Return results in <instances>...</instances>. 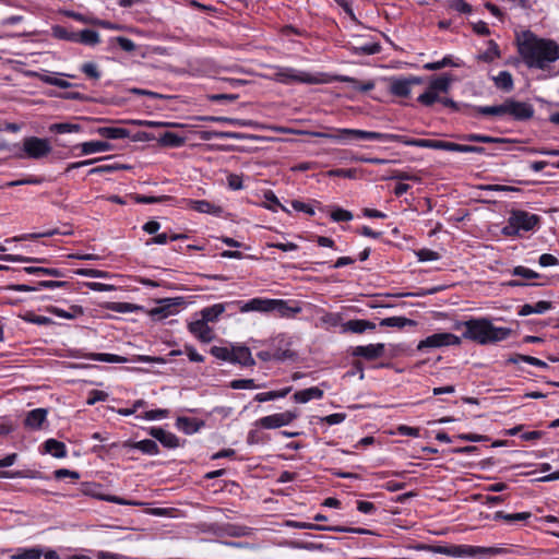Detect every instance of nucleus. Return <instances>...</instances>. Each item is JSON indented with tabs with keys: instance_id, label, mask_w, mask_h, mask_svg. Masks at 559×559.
I'll use <instances>...</instances> for the list:
<instances>
[{
	"instance_id": "f257e3e1",
	"label": "nucleus",
	"mask_w": 559,
	"mask_h": 559,
	"mask_svg": "<svg viewBox=\"0 0 559 559\" xmlns=\"http://www.w3.org/2000/svg\"><path fill=\"white\" fill-rule=\"evenodd\" d=\"M519 55L528 68L545 70L559 59V44L540 38L531 31H523L515 37Z\"/></svg>"
},
{
	"instance_id": "f03ea898",
	"label": "nucleus",
	"mask_w": 559,
	"mask_h": 559,
	"mask_svg": "<svg viewBox=\"0 0 559 559\" xmlns=\"http://www.w3.org/2000/svg\"><path fill=\"white\" fill-rule=\"evenodd\" d=\"M464 328L463 338L474 341L480 345L497 343L506 340L511 330L509 328H497L487 318H474L467 321H457L454 330Z\"/></svg>"
},
{
	"instance_id": "7ed1b4c3",
	"label": "nucleus",
	"mask_w": 559,
	"mask_h": 559,
	"mask_svg": "<svg viewBox=\"0 0 559 559\" xmlns=\"http://www.w3.org/2000/svg\"><path fill=\"white\" fill-rule=\"evenodd\" d=\"M310 134L316 138L329 139L342 144L358 140L383 141V133L381 132L358 129H333L332 132L316 131Z\"/></svg>"
},
{
	"instance_id": "20e7f679",
	"label": "nucleus",
	"mask_w": 559,
	"mask_h": 559,
	"mask_svg": "<svg viewBox=\"0 0 559 559\" xmlns=\"http://www.w3.org/2000/svg\"><path fill=\"white\" fill-rule=\"evenodd\" d=\"M539 219V216L536 214L521 210L513 211L511 212L508 222L501 231L504 236H518L520 231L533 230L538 225Z\"/></svg>"
},
{
	"instance_id": "39448f33",
	"label": "nucleus",
	"mask_w": 559,
	"mask_h": 559,
	"mask_svg": "<svg viewBox=\"0 0 559 559\" xmlns=\"http://www.w3.org/2000/svg\"><path fill=\"white\" fill-rule=\"evenodd\" d=\"M451 78L448 75H441L430 81L427 90L420 94L417 100L427 107L432 106L440 99L441 94L448 93L451 87Z\"/></svg>"
},
{
	"instance_id": "423d86ee",
	"label": "nucleus",
	"mask_w": 559,
	"mask_h": 559,
	"mask_svg": "<svg viewBox=\"0 0 559 559\" xmlns=\"http://www.w3.org/2000/svg\"><path fill=\"white\" fill-rule=\"evenodd\" d=\"M382 142H400L407 146H417V147H426L433 150H443L451 152V143L447 141L439 140H428V139H411L400 134H391L383 133Z\"/></svg>"
},
{
	"instance_id": "0eeeda50",
	"label": "nucleus",
	"mask_w": 559,
	"mask_h": 559,
	"mask_svg": "<svg viewBox=\"0 0 559 559\" xmlns=\"http://www.w3.org/2000/svg\"><path fill=\"white\" fill-rule=\"evenodd\" d=\"M24 155L20 154L19 157H28L39 159L47 156L51 152L50 143L47 139L37 136H28L23 141Z\"/></svg>"
},
{
	"instance_id": "6e6552de",
	"label": "nucleus",
	"mask_w": 559,
	"mask_h": 559,
	"mask_svg": "<svg viewBox=\"0 0 559 559\" xmlns=\"http://www.w3.org/2000/svg\"><path fill=\"white\" fill-rule=\"evenodd\" d=\"M461 337L455 334L443 332V333H435L432 335L427 336L425 340H421L417 345V350L423 352L428 348H439L443 346L450 345H460Z\"/></svg>"
},
{
	"instance_id": "1a4fd4ad",
	"label": "nucleus",
	"mask_w": 559,
	"mask_h": 559,
	"mask_svg": "<svg viewBox=\"0 0 559 559\" xmlns=\"http://www.w3.org/2000/svg\"><path fill=\"white\" fill-rule=\"evenodd\" d=\"M274 78L277 82L283 84L292 83H318V80L310 73L296 70L294 68H281L274 73Z\"/></svg>"
},
{
	"instance_id": "9d476101",
	"label": "nucleus",
	"mask_w": 559,
	"mask_h": 559,
	"mask_svg": "<svg viewBox=\"0 0 559 559\" xmlns=\"http://www.w3.org/2000/svg\"><path fill=\"white\" fill-rule=\"evenodd\" d=\"M507 550L500 547H483L472 545H452L451 557H474L477 555H500Z\"/></svg>"
},
{
	"instance_id": "9b49d317",
	"label": "nucleus",
	"mask_w": 559,
	"mask_h": 559,
	"mask_svg": "<svg viewBox=\"0 0 559 559\" xmlns=\"http://www.w3.org/2000/svg\"><path fill=\"white\" fill-rule=\"evenodd\" d=\"M297 415L290 411L284 413H277L269 416H264L255 421V426H259L264 429H275L281 428L290 424Z\"/></svg>"
},
{
	"instance_id": "f8f14e48",
	"label": "nucleus",
	"mask_w": 559,
	"mask_h": 559,
	"mask_svg": "<svg viewBox=\"0 0 559 559\" xmlns=\"http://www.w3.org/2000/svg\"><path fill=\"white\" fill-rule=\"evenodd\" d=\"M507 116L512 117L514 120L524 121L528 120L534 115V108L531 104L518 102L514 99L506 100Z\"/></svg>"
},
{
	"instance_id": "ddd939ff",
	"label": "nucleus",
	"mask_w": 559,
	"mask_h": 559,
	"mask_svg": "<svg viewBox=\"0 0 559 559\" xmlns=\"http://www.w3.org/2000/svg\"><path fill=\"white\" fill-rule=\"evenodd\" d=\"M159 306L151 309L150 316L154 319H165L177 312V307L183 304L182 298H165L158 301Z\"/></svg>"
},
{
	"instance_id": "4468645a",
	"label": "nucleus",
	"mask_w": 559,
	"mask_h": 559,
	"mask_svg": "<svg viewBox=\"0 0 559 559\" xmlns=\"http://www.w3.org/2000/svg\"><path fill=\"white\" fill-rule=\"evenodd\" d=\"M290 526L295 528H309V530H318V531H330V532H349L359 535L370 534L371 532L361 527H345V526H323L307 522H292Z\"/></svg>"
},
{
	"instance_id": "2eb2a0df",
	"label": "nucleus",
	"mask_w": 559,
	"mask_h": 559,
	"mask_svg": "<svg viewBox=\"0 0 559 559\" xmlns=\"http://www.w3.org/2000/svg\"><path fill=\"white\" fill-rule=\"evenodd\" d=\"M423 80L417 76L393 79L390 84V92L399 97H406L411 94L413 85L420 84Z\"/></svg>"
},
{
	"instance_id": "dca6fc26",
	"label": "nucleus",
	"mask_w": 559,
	"mask_h": 559,
	"mask_svg": "<svg viewBox=\"0 0 559 559\" xmlns=\"http://www.w3.org/2000/svg\"><path fill=\"white\" fill-rule=\"evenodd\" d=\"M385 346L382 343L359 345L353 349V356L362 357L367 360H373L383 356Z\"/></svg>"
},
{
	"instance_id": "f3484780",
	"label": "nucleus",
	"mask_w": 559,
	"mask_h": 559,
	"mask_svg": "<svg viewBox=\"0 0 559 559\" xmlns=\"http://www.w3.org/2000/svg\"><path fill=\"white\" fill-rule=\"evenodd\" d=\"M241 312H272V299L252 298L248 301H236L235 302Z\"/></svg>"
},
{
	"instance_id": "a211bd4d",
	"label": "nucleus",
	"mask_w": 559,
	"mask_h": 559,
	"mask_svg": "<svg viewBox=\"0 0 559 559\" xmlns=\"http://www.w3.org/2000/svg\"><path fill=\"white\" fill-rule=\"evenodd\" d=\"M188 329L202 343H210L214 338L213 330L202 319L189 323Z\"/></svg>"
},
{
	"instance_id": "6ab92c4d",
	"label": "nucleus",
	"mask_w": 559,
	"mask_h": 559,
	"mask_svg": "<svg viewBox=\"0 0 559 559\" xmlns=\"http://www.w3.org/2000/svg\"><path fill=\"white\" fill-rule=\"evenodd\" d=\"M48 411L46 408H35L26 414L24 426L31 430L43 429L44 424L47 421Z\"/></svg>"
},
{
	"instance_id": "aec40b11",
	"label": "nucleus",
	"mask_w": 559,
	"mask_h": 559,
	"mask_svg": "<svg viewBox=\"0 0 559 559\" xmlns=\"http://www.w3.org/2000/svg\"><path fill=\"white\" fill-rule=\"evenodd\" d=\"M150 435L166 448L174 449L179 447V439L176 435L168 432L163 428L153 427L150 429Z\"/></svg>"
},
{
	"instance_id": "412c9836",
	"label": "nucleus",
	"mask_w": 559,
	"mask_h": 559,
	"mask_svg": "<svg viewBox=\"0 0 559 559\" xmlns=\"http://www.w3.org/2000/svg\"><path fill=\"white\" fill-rule=\"evenodd\" d=\"M188 205L190 209L199 213H207L214 216H221L223 213V209L221 206L215 205L206 200H188Z\"/></svg>"
},
{
	"instance_id": "4be33fe9",
	"label": "nucleus",
	"mask_w": 559,
	"mask_h": 559,
	"mask_svg": "<svg viewBox=\"0 0 559 559\" xmlns=\"http://www.w3.org/2000/svg\"><path fill=\"white\" fill-rule=\"evenodd\" d=\"M272 312L280 313L281 317H294L301 312V307L297 305H290L288 301L283 299H272Z\"/></svg>"
},
{
	"instance_id": "5701e85b",
	"label": "nucleus",
	"mask_w": 559,
	"mask_h": 559,
	"mask_svg": "<svg viewBox=\"0 0 559 559\" xmlns=\"http://www.w3.org/2000/svg\"><path fill=\"white\" fill-rule=\"evenodd\" d=\"M374 329H376V324L373 322L368 321V320H362V319L348 320L343 324V330L345 332H352V333H356V334H361L367 330H374Z\"/></svg>"
},
{
	"instance_id": "b1692460",
	"label": "nucleus",
	"mask_w": 559,
	"mask_h": 559,
	"mask_svg": "<svg viewBox=\"0 0 559 559\" xmlns=\"http://www.w3.org/2000/svg\"><path fill=\"white\" fill-rule=\"evenodd\" d=\"M230 362L240 364L242 366H253L255 364L250 349L246 346L233 348Z\"/></svg>"
},
{
	"instance_id": "393cba45",
	"label": "nucleus",
	"mask_w": 559,
	"mask_h": 559,
	"mask_svg": "<svg viewBox=\"0 0 559 559\" xmlns=\"http://www.w3.org/2000/svg\"><path fill=\"white\" fill-rule=\"evenodd\" d=\"M323 397V391L318 386L308 388L295 392L293 399L296 403L305 404L311 400H320Z\"/></svg>"
},
{
	"instance_id": "a878e982",
	"label": "nucleus",
	"mask_w": 559,
	"mask_h": 559,
	"mask_svg": "<svg viewBox=\"0 0 559 559\" xmlns=\"http://www.w3.org/2000/svg\"><path fill=\"white\" fill-rule=\"evenodd\" d=\"M350 50L356 56H370L380 52L381 46L378 41L357 43Z\"/></svg>"
},
{
	"instance_id": "bb28decb",
	"label": "nucleus",
	"mask_w": 559,
	"mask_h": 559,
	"mask_svg": "<svg viewBox=\"0 0 559 559\" xmlns=\"http://www.w3.org/2000/svg\"><path fill=\"white\" fill-rule=\"evenodd\" d=\"M552 308V304L550 301L540 300L536 302L535 305L525 304L523 305L520 310L519 314L522 317L530 316L533 313H544L547 310H550Z\"/></svg>"
},
{
	"instance_id": "cd10ccee",
	"label": "nucleus",
	"mask_w": 559,
	"mask_h": 559,
	"mask_svg": "<svg viewBox=\"0 0 559 559\" xmlns=\"http://www.w3.org/2000/svg\"><path fill=\"white\" fill-rule=\"evenodd\" d=\"M230 304H215L201 310V319L209 322H214L225 311L226 307Z\"/></svg>"
},
{
	"instance_id": "c85d7f7f",
	"label": "nucleus",
	"mask_w": 559,
	"mask_h": 559,
	"mask_svg": "<svg viewBox=\"0 0 559 559\" xmlns=\"http://www.w3.org/2000/svg\"><path fill=\"white\" fill-rule=\"evenodd\" d=\"M47 311H49L60 318H64V319H69V320L75 319L84 313L83 308L78 305L71 306L68 311L60 309L58 307L51 306V307L47 308Z\"/></svg>"
},
{
	"instance_id": "c756f323",
	"label": "nucleus",
	"mask_w": 559,
	"mask_h": 559,
	"mask_svg": "<svg viewBox=\"0 0 559 559\" xmlns=\"http://www.w3.org/2000/svg\"><path fill=\"white\" fill-rule=\"evenodd\" d=\"M379 325L385 328L403 329L405 326H414L416 325V322L405 317H390L382 319Z\"/></svg>"
},
{
	"instance_id": "7c9ffc66",
	"label": "nucleus",
	"mask_w": 559,
	"mask_h": 559,
	"mask_svg": "<svg viewBox=\"0 0 559 559\" xmlns=\"http://www.w3.org/2000/svg\"><path fill=\"white\" fill-rule=\"evenodd\" d=\"M75 43H80L87 46H95L100 43L99 34L93 29H83L76 32Z\"/></svg>"
},
{
	"instance_id": "2f4dec72",
	"label": "nucleus",
	"mask_w": 559,
	"mask_h": 559,
	"mask_svg": "<svg viewBox=\"0 0 559 559\" xmlns=\"http://www.w3.org/2000/svg\"><path fill=\"white\" fill-rule=\"evenodd\" d=\"M111 148L108 142L104 141H90L81 144L82 154L88 155L98 152H107Z\"/></svg>"
},
{
	"instance_id": "473e14b6",
	"label": "nucleus",
	"mask_w": 559,
	"mask_h": 559,
	"mask_svg": "<svg viewBox=\"0 0 559 559\" xmlns=\"http://www.w3.org/2000/svg\"><path fill=\"white\" fill-rule=\"evenodd\" d=\"M98 133L110 140L126 139L130 136V131L124 128L104 127L98 129Z\"/></svg>"
},
{
	"instance_id": "72a5a7b5",
	"label": "nucleus",
	"mask_w": 559,
	"mask_h": 559,
	"mask_svg": "<svg viewBox=\"0 0 559 559\" xmlns=\"http://www.w3.org/2000/svg\"><path fill=\"white\" fill-rule=\"evenodd\" d=\"M202 121L207 122H219V123H228L238 127H250L252 122L250 120H242L230 117H216V116H204L200 118Z\"/></svg>"
},
{
	"instance_id": "f704fd0d",
	"label": "nucleus",
	"mask_w": 559,
	"mask_h": 559,
	"mask_svg": "<svg viewBox=\"0 0 559 559\" xmlns=\"http://www.w3.org/2000/svg\"><path fill=\"white\" fill-rule=\"evenodd\" d=\"M45 450L55 457L61 459L67 455L66 444L56 439H48L44 443Z\"/></svg>"
},
{
	"instance_id": "c9c22d12",
	"label": "nucleus",
	"mask_w": 559,
	"mask_h": 559,
	"mask_svg": "<svg viewBox=\"0 0 559 559\" xmlns=\"http://www.w3.org/2000/svg\"><path fill=\"white\" fill-rule=\"evenodd\" d=\"M493 82L497 88L504 92H510L513 88V78L509 71L499 72L493 76Z\"/></svg>"
},
{
	"instance_id": "e433bc0d",
	"label": "nucleus",
	"mask_w": 559,
	"mask_h": 559,
	"mask_svg": "<svg viewBox=\"0 0 559 559\" xmlns=\"http://www.w3.org/2000/svg\"><path fill=\"white\" fill-rule=\"evenodd\" d=\"M88 359L94 361L109 362V364H123L127 362L128 359L126 357L107 354V353H92L87 356Z\"/></svg>"
},
{
	"instance_id": "4c0bfd02",
	"label": "nucleus",
	"mask_w": 559,
	"mask_h": 559,
	"mask_svg": "<svg viewBox=\"0 0 559 559\" xmlns=\"http://www.w3.org/2000/svg\"><path fill=\"white\" fill-rule=\"evenodd\" d=\"M532 516L531 512H520V513H504L503 511H497L493 515V520H503L508 523H514L516 521H526Z\"/></svg>"
},
{
	"instance_id": "58836bf2",
	"label": "nucleus",
	"mask_w": 559,
	"mask_h": 559,
	"mask_svg": "<svg viewBox=\"0 0 559 559\" xmlns=\"http://www.w3.org/2000/svg\"><path fill=\"white\" fill-rule=\"evenodd\" d=\"M520 361L527 362L530 365L540 367V368L548 367V365L545 361H543L536 357L528 356V355L516 354V355L509 357L507 360L508 364H518Z\"/></svg>"
},
{
	"instance_id": "ea45409f",
	"label": "nucleus",
	"mask_w": 559,
	"mask_h": 559,
	"mask_svg": "<svg viewBox=\"0 0 559 559\" xmlns=\"http://www.w3.org/2000/svg\"><path fill=\"white\" fill-rule=\"evenodd\" d=\"M43 551L39 548H19L15 554L11 556V559H40Z\"/></svg>"
},
{
	"instance_id": "a19ab883",
	"label": "nucleus",
	"mask_w": 559,
	"mask_h": 559,
	"mask_svg": "<svg viewBox=\"0 0 559 559\" xmlns=\"http://www.w3.org/2000/svg\"><path fill=\"white\" fill-rule=\"evenodd\" d=\"M163 146L178 147L185 143V139L174 132H165L158 140Z\"/></svg>"
},
{
	"instance_id": "79ce46f5",
	"label": "nucleus",
	"mask_w": 559,
	"mask_h": 559,
	"mask_svg": "<svg viewBox=\"0 0 559 559\" xmlns=\"http://www.w3.org/2000/svg\"><path fill=\"white\" fill-rule=\"evenodd\" d=\"M21 318L25 322L37 324V325H51L55 323V321L51 318L36 314L33 311H27L26 313L21 316Z\"/></svg>"
},
{
	"instance_id": "37998d69",
	"label": "nucleus",
	"mask_w": 559,
	"mask_h": 559,
	"mask_svg": "<svg viewBox=\"0 0 559 559\" xmlns=\"http://www.w3.org/2000/svg\"><path fill=\"white\" fill-rule=\"evenodd\" d=\"M132 448L142 451L145 454L155 455L158 453V445L154 440L145 439L132 444Z\"/></svg>"
},
{
	"instance_id": "c03bdc74",
	"label": "nucleus",
	"mask_w": 559,
	"mask_h": 559,
	"mask_svg": "<svg viewBox=\"0 0 559 559\" xmlns=\"http://www.w3.org/2000/svg\"><path fill=\"white\" fill-rule=\"evenodd\" d=\"M477 111L484 116H507L506 102L496 106H479Z\"/></svg>"
},
{
	"instance_id": "a18cd8bd",
	"label": "nucleus",
	"mask_w": 559,
	"mask_h": 559,
	"mask_svg": "<svg viewBox=\"0 0 559 559\" xmlns=\"http://www.w3.org/2000/svg\"><path fill=\"white\" fill-rule=\"evenodd\" d=\"M51 34L55 38L68 40L71 43H75L76 39V32H70L69 29L60 25L52 26Z\"/></svg>"
},
{
	"instance_id": "49530a36",
	"label": "nucleus",
	"mask_w": 559,
	"mask_h": 559,
	"mask_svg": "<svg viewBox=\"0 0 559 559\" xmlns=\"http://www.w3.org/2000/svg\"><path fill=\"white\" fill-rule=\"evenodd\" d=\"M499 57L500 50L498 45L493 40H489L488 48L479 56V59L485 62H492L495 59Z\"/></svg>"
},
{
	"instance_id": "de8ad7c7",
	"label": "nucleus",
	"mask_w": 559,
	"mask_h": 559,
	"mask_svg": "<svg viewBox=\"0 0 559 559\" xmlns=\"http://www.w3.org/2000/svg\"><path fill=\"white\" fill-rule=\"evenodd\" d=\"M50 131L59 134L79 132L81 130L80 124L76 123H55L50 126Z\"/></svg>"
},
{
	"instance_id": "09e8293b",
	"label": "nucleus",
	"mask_w": 559,
	"mask_h": 559,
	"mask_svg": "<svg viewBox=\"0 0 559 559\" xmlns=\"http://www.w3.org/2000/svg\"><path fill=\"white\" fill-rule=\"evenodd\" d=\"M81 71L91 80L98 81L102 72L95 62H85L81 66Z\"/></svg>"
},
{
	"instance_id": "8fccbe9b",
	"label": "nucleus",
	"mask_w": 559,
	"mask_h": 559,
	"mask_svg": "<svg viewBox=\"0 0 559 559\" xmlns=\"http://www.w3.org/2000/svg\"><path fill=\"white\" fill-rule=\"evenodd\" d=\"M214 138L218 139H239L240 135L235 132H224V131H203L201 134L202 140H212Z\"/></svg>"
},
{
	"instance_id": "3c124183",
	"label": "nucleus",
	"mask_w": 559,
	"mask_h": 559,
	"mask_svg": "<svg viewBox=\"0 0 559 559\" xmlns=\"http://www.w3.org/2000/svg\"><path fill=\"white\" fill-rule=\"evenodd\" d=\"M265 201H267L270 204H266L265 207L276 212L277 207H280L282 211L289 213V210L286 209L277 199V197L272 191H266L264 193Z\"/></svg>"
},
{
	"instance_id": "603ef678",
	"label": "nucleus",
	"mask_w": 559,
	"mask_h": 559,
	"mask_svg": "<svg viewBox=\"0 0 559 559\" xmlns=\"http://www.w3.org/2000/svg\"><path fill=\"white\" fill-rule=\"evenodd\" d=\"M73 273L76 275L86 276V277H96V278L109 277L108 272L96 270V269H78V270H74Z\"/></svg>"
},
{
	"instance_id": "864d4df0",
	"label": "nucleus",
	"mask_w": 559,
	"mask_h": 559,
	"mask_svg": "<svg viewBox=\"0 0 559 559\" xmlns=\"http://www.w3.org/2000/svg\"><path fill=\"white\" fill-rule=\"evenodd\" d=\"M108 309L119 313H128L140 309V307L130 302H110Z\"/></svg>"
},
{
	"instance_id": "5fc2aeb1",
	"label": "nucleus",
	"mask_w": 559,
	"mask_h": 559,
	"mask_svg": "<svg viewBox=\"0 0 559 559\" xmlns=\"http://www.w3.org/2000/svg\"><path fill=\"white\" fill-rule=\"evenodd\" d=\"M340 81L345 82V83H350V84H353V86L356 90L361 91V92H368L374 87V83L371 81L359 84V82L356 79L350 78V76H341Z\"/></svg>"
},
{
	"instance_id": "6e6d98bb",
	"label": "nucleus",
	"mask_w": 559,
	"mask_h": 559,
	"mask_svg": "<svg viewBox=\"0 0 559 559\" xmlns=\"http://www.w3.org/2000/svg\"><path fill=\"white\" fill-rule=\"evenodd\" d=\"M451 152L481 154L485 152V148L481 146L457 144V143L452 142L451 143Z\"/></svg>"
},
{
	"instance_id": "4d7b16f0",
	"label": "nucleus",
	"mask_w": 559,
	"mask_h": 559,
	"mask_svg": "<svg viewBox=\"0 0 559 559\" xmlns=\"http://www.w3.org/2000/svg\"><path fill=\"white\" fill-rule=\"evenodd\" d=\"M512 274L515 276H521L525 280H536L540 277V274L537 272L522 265L515 266L512 271Z\"/></svg>"
},
{
	"instance_id": "13d9d810",
	"label": "nucleus",
	"mask_w": 559,
	"mask_h": 559,
	"mask_svg": "<svg viewBox=\"0 0 559 559\" xmlns=\"http://www.w3.org/2000/svg\"><path fill=\"white\" fill-rule=\"evenodd\" d=\"M0 260L4 262H21V263H31V262H41L43 260L36 258L24 257L20 254H0Z\"/></svg>"
},
{
	"instance_id": "bf43d9fd",
	"label": "nucleus",
	"mask_w": 559,
	"mask_h": 559,
	"mask_svg": "<svg viewBox=\"0 0 559 559\" xmlns=\"http://www.w3.org/2000/svg\"><path fill=\"white\" fill-rule=\"evenodd\" d=\"M132 198L134 199V201L136 203H142V204L162 203L167 200H170V197H168V195L147 197V195L135 194Z\"/></svg>"
},
{
	"instance_id": "052dcab7",
	"label": "nucleus",
	"mask_w": 559,
	"mask_h": 559,
	"mask_svg": "<svg viewBox=\"0 0 559 559\" xmlns=\"http://www.w3.org/2000/svg\"><path fill=\"white\" fill-rule=\"evenodd\" d=\"M177 427L186 433H193L198 430L195 424L187 417H179L177 419Z\"/></svg>"
},
{
	"instance_id": "680f3d73",
	"label": "nucleus",
	"mask_w": 559,
	"mask_h": 559,
	"mask_svg": "<svg viewBox=\"0 0 559 559\" xmlns=\"http://www.w3.org/2000/svg\"><path fill=\"white\" fill-rule=\"evenodd\" d=\"M229 385L234 390H243V389H255V388H259L258 385H255L253 379H237V380H233Z\"/></svg>"
},
{
	"instance_id": "e2e57ef3",
	"label": "nucleus",
	"mask_w": 559,
	"mask_h": 559,
	"mask_svg": "<svg viewBox=\"0 0 559 559\" xmlns=\"http://www.w3.org/2000/svg\"><path fill=\"white\" fill-rule=\"evenodd\" d=\"M210 353L217 359L230 361L231 359V352L222 346H213L210 349Z\"/></svg>"
},
{
	"instance_id": "0e129e2a",
	"label": "nucleus",
	"mask_w": 559,
	"mask_h": 559,
	"mask_svg": "<svg viewBox=\"0 0 559 559\" xmlns=\"http://www.w3.org/2000/svg\"><path fill=\"white\" fill-rule=\"evenodd\" d=\"M40 80L49 85H53L60 88H68L71 86L70 82L51 75H41Z\"/></svg>"
},
{
	"instance_id": "69168bd1",
	"label": "nucleus",
	"mask_w": 559,
	"mask_h": 559,
	"mask_svg": "<svg viewBox=\"0 0 559 559\" xmlns=\"http://www.w3.org/2000/svg\"><path fill=\"white\" fill-rule=\"evenodd\" d=\"M450 8L454 11H457L460 13L469 14L472 13L473 9L471 4H468L464 0H453L450 2Z\"/></svg>"
},
{
	"instance_id": "338daca9",
	"label": "nucleus",
	"mask_w": 559,
	"mask_h": 559,
	"mask_svg": "<svg viewBox=\"0 0 559 559\" xmlns=\"http://www.w3.org/2000/svg\"><path fill=\"white\" fill-rule=\"evenodd\" d=\"M331 218L334 222H349L353 219V214L347 210L336 209L332 212Z\"/></svg>"
},
{
	"instance_id": "774afa93",
	"label": "nucleus",
	"mask_w": 559,
	"mask_h": 559,
	"mask_svg": "<svg viewBox=\"0 0 559 559\" xmlns=\"http://www.w3.org/2000/svg\"><path fill=\"white\" fill-rule=\"evenodd\" d=\"M108 397V394L104 391H99V390H92L90 392V395L87 397V401L86 403L88 405H94L95 403L97 402H100V401H106Z\"/></svg>"
}]
</instances>
